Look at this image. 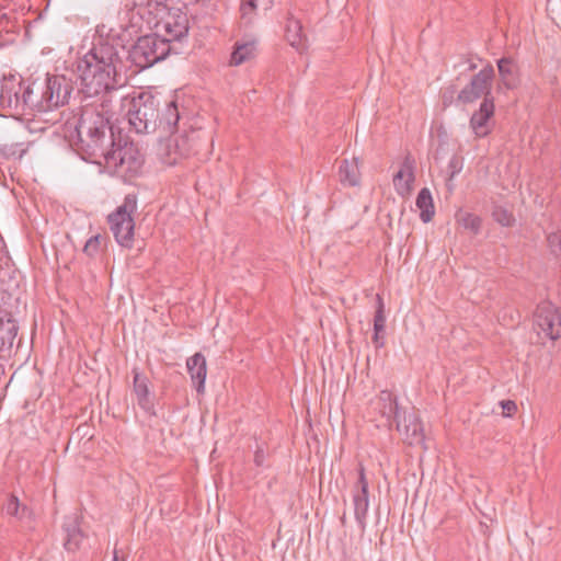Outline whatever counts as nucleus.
Returning a JSON list of instances; mask_svg holds the SVG:
<instances>
[{
	"label": "nucleus",
	"instance_id": "1",
	"mask_svg": "<svg viewBox=\"0 0 561 561\" xmlns=\"http://www.w3.org/2000/svg\"><path fill=\"white\" fill-rule=\"evenodd\" d=\"M110 122L105 111L87 107L76 126L77 150L85 160L101 163L103 159L105 167L115 172H137L142 163L137 150L127 142L123 146L121 140L115 142Z\"/></svg>",
	"mask_w": 561,
	"mask_h": 561
},
{
	"label": "nucleus",
	"instance_id": "2",
	"mask_svg": "<svg viewBox=\"0 0 561 561\" xmlns=\"http://www.w3.org/2000/svg\"><path fill=\"white\" fill-rule=\"evenodd\" d=\"M121 64L117 51L112 45L105 44L93 47L78 64L81 81L80 93L84 100L99 98L100 103H87V107L105 111L111 119L108 94L117 84V66ZM83 113H81L82 115Z\"/></svg>",
	"mask_w": 561,
	"mask_h": 561
},
{
	"label": "nucleus",
	"instance_id": "3",
	"mask_svg": "<svg viewBox=\"0 0 561 561\" xmlns=\"http://www.w3.org/2000/svg\"><path fill=\"white\" fill-rule=\"evenodd\" d=\"M159 101L151 94L140 92L131 98L123 99L130 130L138 135L156 130L159 117Z\"/></svg>",
	"mask_w": 561,
	"mask_h": 561
},
{
	"label": "nucleus",
	"instance_id": "4",
	"mask_svg": "<svg viewBox=\"0 0 561 561\" xmlns=\"http://www.w3.org/2000/svg\"><path fill=\"white\" fill-rule=\"evenodd\" d=\"M172 51L179 53L168 41H162L160 35L150 34L138 38L128 51V58L137 68L146 69L165 59Z\"/></svg>",
	"mask_w": 561,
	"mask_h": 561
},
{
	"label": "nucleus",
	"instance_id": "5",
	"mask_svg": "<svg viewBox=\"0 0 561 561\" xmlns=\"http://www.w3.org/2000/svg\"><path fill=\"white\" fill-rule=\"evenodd\" d=\"M137 208L135 195H126L124 203L108 215V224L115 240L123 247H130L134 237V219L131 214Z\"/></svg>",
	"mask_w": 561,
	"mask_h": 561
},
{
	"label": "nucleus",
	"instance_id": "6",
	"mask_svg": "<svg viewBox=\"0 0 561 561\" xmlns=\"http://www.w3.org/2000/svg\"><path fill=\"white\" fill-rule=\"evenodd\" d=\"M534 323L546 337L552 341L561 337V311L552 302L542 301L537 306Z\"/></svg>",
	"mask_w": 561,
	"mask_h": 561
},
{
	"label": "nucleus",
	"instance_id": "7",
	"mask_svg": "<svg viewBox=\"0 0 561 561\" xmlns=\"http://www.w3.org/2000/svg\"><path fill=\"white\" fill-rule=\"evenodd\" d=\"M494 77V69L488 66L474 75L470 82L459 92L458 101L462 103H472L480 98H493L491 85Z\"/></svg>",
	"mask_w": 561,
	"mask_h": 561
},
{
	"label": "nucleus",
	"instance_id": "8",
	"mask_svg": "<svg viewBox=\"0 0 561 561\" xmlns=\"http://www.w3.org/2000/svg\"><path fill=\"white\" fill-rule=\"evenodd\" d=\"M44 98L51 110L65 105L72 92L71 81L65 76H48L44 83H41Z\"/></svg>",
	"mask_w": 561,
	"mask_h": 561
},
{
	"label": "nucleus",
	"instance_id": "9",
	"mask_svg": "<svg viewBox=\"0 0 561 561\" xmlns=\"http://www.w3.org/2000/svg\"><path fill=\"white\" fill-rule=\"evenodd\" d=\"M188 137L185 135H173V133L159 144V156L163 163L174 165L180 159L191 153Z\"/></svg>",
	"mask_w": 561,
	"mask_h": 561
},
{
	"label": "nucleus",
	"instance_id": "10",
	"mask_svg": "<svg viewBox=\"0 0 561 561\" xmlns=\"http://www.w3.org/2000/svg\"><path fill=\"white\" fill-rule=\"evenodd\" d=\"M396 430L402 436L404 443L410 446L422 444L424 440L423 425L416 411L407 413L402 411L393 422Z\"/></svg>",
	"mask_w": 561,
	"mask_h": 561
},
{
	"label": "nucleus",
	"instance_id": "11",
	"mask_svg": "<svg viewBox=\"0 0 561 561\" xmlns=\"http://www.w3.org/2000/svg\"><path fill=\"white\" fill-rule=\"evenodd\" d=\"M368 481L365 473V468L362 463L358 467V479L353 488V504L354 515L362 530L366 527V518L369 507L368 499Z\"/></svg>",
	"mask_w": 561,
	"mask_h": 561
},
{
	"label": "nucleus",
	"instance_id": "12",
	"mask_svg": "<svg viewBox=\"0 0 561 561\" xmlns=\"http://www.w3.org/2000/svg\"><path fill=\"white\" fill-rule=\"evenodd\" d=\"M133 392L136 396L138 405L148 414L154 415V404L150 391V381L147 376L137 368L133 369Z\"/></svg>",
	"mask_w": 561,
	"mask_h": 561
},
{
	"label": "nucleus",
	"instance_id": "13",
	"mask_svg": "<svg viewBox=\"0 0 561 561\" xmlns=\"http://www.w3.org/2000/svg\"><path fill=\"white\" fill-rule=\"evenodd\" d=\"M494 114L493 98H486L482 101L478 111L470 118V127L477 137H484L491 130V117Z\"/></svg>",
	"mask_w": 561,
	"mask_h": 561
},
{
	"label": "nucleus",
	"instance_id": "14",
	"mask_svg": "<svg viewBox=\"0 0 561 561\" xmlns=\"http://www.w3.org/2000/svg\"><path fill=\"white\" fill-rule=\"evenodd\" d=\"M16 91H22V80L14 76L3 78L0 84V106L20 113L22 101L15 99Z\"/></svg>",
	"mask_w": 561,
	"mask_h": 561
},
{
	"label": "nucleus",
	"instance_id": "15",
	"mask_svg": "<svg viewBox=\"0 0 561 561\" xmlns=\"http://www.w3.org/2000/svg\"><path fill=\"white\" fill-rule=\"evenodd\" d=\"M414 159L408 154L403 159L400 170L393 175V185L400 196H407L412 191L414 176Z\"/></svg>",
	"mask_w": 561,
	"mask_h": 561
},
{
	"label": "nucleus",
	"instance_id": "16",
	"mask_svg": "<svg viewBox=\"0 0 561 561\" xmlns=\"http://www.w3.org/2000/svg\"><path fill=\"white\" fill-rule=\"evenodd\" d=\"M375 409L386 419L389 427H392L393 422L400 416L402 409L398 404L397 397L388 390L380 391L376 402Z\"/></svg>",
	"mask_w": 561,
	"mask_h": 561
},
{
	"label": "nucleus",
	"instance_id": "17",
	"mask_svg": "<svg viewBox=\"0 0 561 561\" xmlns=\"http://www.w3.org/2000/svg\"><path fill=\"white\" fill-rule=\"evenodd\" d=\"M186 368L197 393L203 394L205 392V380L207 376V363L205 356L199 352L195 353L193 356L187 358Z\"/></svg>",
	"mask_w": 561,
	"mask_h": 561
},
{
	"label": "nucleus",
	"instance_id": "18",
	"mask_svg": "<svg viewBox=\"0 0 561 561\" xmlns=\"http://www.w3.org/2000/svg\"><path fill=\"white\" fill-rule=\"evenodd\" d=\"M46 105L48 104L44 98L41 83L34 82L32 85H27L22 93V107L20 113H25L26 111H50Z\"/></svg>",
	"mask_w": 561,
	"mask_h": 561
},
{
	"label": "nucleus",
	"instance_id": "19",
	"mask_svg": "<svg viewBox=\"0 0 561 561\" xmlns=\"http://www.w3.org/2000/svg\"><path fill=\"white\" fill-rule=\"evenodd\" d=\"M163 30L162 41H168L172 45V42L181 41L187 35V21L185 16L170 18L163 22Z\"/></svg>",
	"mask_w": 561,
	"mask_h": 561
},
{
	"label": "nucleus",
	"instance_id": "20",
	"mask_svg": "<svg viewBox=\"0 0 561 561\" xmlns=\"http://www.w3.org/2000/svg\"><path fill=\"white\" fill-rule=\"evenodd\" d=\"M19 331V325L11 314H0V351L10 350Z\"/></svg>",
	"mask_w": 561,
	"mask_h": 561
},
{
	"label": "nucleus",
	"instance_id": "21",
	"mask_svg": "<svg viewBox=\"0 0 561 561\" xmlns=\"http://www.w3.org/2000/svg\"><path fill=\"white\" fill-rule=\"evenodd\" d=\"M64 533H65V538H64L65 549L68 551H71V552L77 551L80 548V546L84 539V534L80 529L77 519L71 518L68 522H66L64 524Z\"/></svg>",
	"mask_w": 561,
	"mask_h": 561
},
{
	"label": "nucleus",
	"instance_id": "22",
	"mask_svg": "<svg viewBox=\"0 0 561 561\" xmlns=\"http://www.w3.org/2000/svg\"><path fill=\"white\" fill-rule=\"evenodd\" d=\"M339 179L342 184L356 186L359 183L360 173L358 168V159H344L339 167Z\"/></svg>",
	"mask_w": 561,
	"mask_h": 561
},
{
	"label": "nucleus",
	"instance_id": "23",
	"mask_svg": "<svg viewBox=\"0 0 561 561\" xmlns=\"http://www.w3.org/2000/svg\"><path fill=\"white\" fill-rule=\"evenodd\" d=\"M2 510L7 515L13 516L19 520L31 518L33 514L32 510L27 505L22 504L15 494L8 495Z\"/></svg>",
	"mask_w": 561,
	"mask_h": 561
},
{
	"label": "nucleus",
	"instance_id": "24",
	"mask_svg": "<svg viewBox=\"0 0 561 561\" xmlns=\"http://www.w3.org/2000/svg\"><path fill=\"white\" fill-rule=\"evenodd\" d=\"M256 49V42L254 39H250L247 42H237L234 45V49L231 54L230 64L233 66H239L249 59L254 57Z\"/></svg>",
	"mask_w": 561,
	"mask_h": 561
},
{
	"label": "nucleus",
	"instance_id": "25",
	"mask_svg": "<svg viewBox=\"0 0 561 561\" xmlns=\"http://www.w3.org/2000/svg\"><path fill=\"white\" fill-rule=\"evenodd\" d=\"M286 38L290 46L297 49L305 48L306 37L302 33V25L299 20H296L293 16L287 20Z\"/></svg>",
	"mask_w": 561,
	"mask_h": 561
},
{
	"label": "nucleus",
	"instance_id": "26",
	"mask_svg": "<svg viewBox=\"0 0 561 561\" xmlns=\"http://www.w3.org/2000/svg\"><path fill=\"white\" fill-rule=\"evenodd\" d=\"M416 206L421 210L420 218L423 222L432 220L435 210L433 198L428 188H422L416 197Z\"/></svg>",
	"mask_w": 561,
	"mask_h": 561
},
{
	"label": "nucleus",
	"instance_id": "27",
	"mask_svg": "<svg viewBox=\"0 0 561 561\" xmlns=\"http://www.w3.org/2000/svg\"><path fill=\"white\" fill-rule=\"evenodd\" d=\"M499 73L501 81L505 88L511 89L515 85L516 81V66L513 59L503 57L497 61Z\"/></svg>",
	"mask_w": 561,
	"mask_h": 561
},
{
	"label": "nucleus",
	"instance_id": "28",
	"mask_svg": "<svg viewBox=\"0 0 561 561\" xmlns=\"http://www.w3.org/2000/svg\"><path fill=\"white\" fill-rule=\"evenodd\" d=\"M180 119V114L178 106L174 101H171L167 104L165 111L160 118V126L164 131L172 134L178 126V122Z\"/></svg>",
	"mask_w": 561,
	"mask_h": 561
},
{
	"label": "nucleus",
	"instance_id": "29",
	"mask_svg": "<svg viewBox=\"0 0 561 561\" xmlns=\"http://www.w3.org/2000/svg\"><path fill=\"white\" fill-rule=\"evenodd\" d=\"M272 3L273 0H242L240 7L242 20L245 23H251L256 9L262 8L263 10H267Z\"/></svg>",
	"mask_w": 561,
	"mask_h": 561
},
{
	"label": "nucleus",
	"instance_id": "30",
	"mask_svg": "<svg viewBox=\"0 0 561 561\" xmlns=\"http://www.w3.org/2000/svg\"><path fill=\"white\" fill-rule=\"evenodd\" d=\"M106 245V238L102 234L92 236L84 244L83 252L90 256L94 257L99 255Z\"/></svg>",
	"mask_w": 561,
	"mask_h": 561
},
{
	"label": "nucleus",
	"instance_id": "31",
	"mask_svg": "<svg viewBox=\"0 0 561 561\" xmlns=\"http://www.w3.org/2000/svg\"><path fill=\"white\" fill-rule=\"evenodd\" d=\"M457 221L467 230L477 234L481 228V218L471 213H460L457 215Z\"/></svg>",
	"mask_w": 561,
	"mask_h": 561
},
{
	"label": "nucleus",
	"instance_id": "32",
	"mask_svg": "<svg viewBox=\"0 0 561 561\" xmlns=\"http://www.w3.org/2000/svg\"><path fill=\"white\" fill-rule=\"evenodd\" d=\"M21 277V272L15 267L14 263L11 262L10 257H7V260L0 264V282L15 280Z\"/></svg>",
	"mask_w": 561,
	"mask_h": 561
},
{
	"label": "nucleus",
	"instance_id": "33",
	"mask_svg": "<svg viewBox=\"0 0 561 561\" xmlns=\"http://www.w3.org/2000/svg\"><path fill=\"white\" fill-rule=\"evenodd\" d=\"M548 247L554 256L561 255V232H552L547 236Z\"/></svg>",
	"mask_w": 561,
	"mask_h": 561
},
{
	"label": "nucleus",
	"instance_id": "34",
	"mask_svg": "<svg viewBox=\"0 0 561 561\" xmlns=\"http://www.w3.org/2000/svg\"><path fill=\"white\" fill-rule=\"evenodd\" d=\"M493 218L504 227H508L514 222L513 215L502 207H496L493 210Z\"/></svg>",
	"mask_w": 561,
	"mask_h": 561
},
{
	"label": "nucleus",
	"instance_id": "35",
	"mask_svg": "<svg viewBox=\"0 0 561 561\" xmlns=\"http://www.w3.org/2000/svg\"><path fill=\"white\" fill-rule=\"evenodd\" d=\"M386 328V314L385 311L376 310L374 317V331H385Z\"/></svg>",
	"mask_w": 561,
	"mask_h": 561
},
{
	"label": "nucleus",
	"instance_id": "36",
	"mask_svg": "<svg viewBox=\"0 0 561 561\" xmlns=\"http://www.w3.org/2000/svg\"><path fill=\"white\" fill-rule=\"evenodd\" d=\"M501 407L503 410V415L512 416L517 411V405L512 400H503L501 401Z\"/></svg>",
	"mask_w": 561,
	"mask_h": 561
},
{
	"label": "nucleus",
	"instance_id": "37",
	"mask_svg": "<svg viewBox=\"0 0 561 561\" xmlns=\"http://www.w3.org/2000/svg\"><path fill=\"white\" fill-rule=\"evenodd\" d=\"M383 333L385 331H374L373 342L377 348L385 345Z\"/></svg>",
	"mask_w": 561,
	"mask_h": 561
},
{
	"label": "nucleus",
	"instance_id": "38",
	"mask_svg": "<svg viewBox=\"0 0 561 561\" xmlns=\"http://www.w3.org/2000/svg\"><path fill=\"white\" fill-rule=\"evenodd\" d=\"M376 302H377L376 310L385 311L383 299H382L381 294H379V293L376 295Z\"/></svg>",
	"mask_w": 561,
	"mask_h": 561
},
{
	"label": "nucleus",
	"instance_id": "39",
	"mask_svg": "<svg viewBox=\"0 0 561 561\" xmlns=\"http://www.w3.org/2000/svg\"><path fill=\"white\" fill-rule=\"evenodd\" d=\"M112 561H126L124 556H119V551L115 548L113 551V559Z\"/></svg>",
	"mask_w": 561,
	"mask_h": 561
},
{
	"label": "nucleus",
	"instance_id": "40",
	"mask_svg": "<svg viewBox=\"0 0 561 561\" xmlns=\"http://www.w3.org/2000/svg\"><path fill=\"white\" fill-rule=\"evenodd\" d=\"M254 461L257 466H261L262 465V455L260 451H256L255 453V457H254Z\"/></svg>",
	"mask_w": 561,
	"mask_h": 561
},
{
	"label": "nucleus",
	"instance_id": "41",
	"mask_svg": "<svg viewBox=\"0 0 561 561\" xmlns=\"http://www.w3.org/2000/svg\"><path fill=\"white\" fill-rule=\"evenodd\" d=\"M26 87H24V84L22 83V91H16L15 93V99H20L22 101V93L23 91L25 90Z\"/></svg>",
	"mask_w": 561,
	"mask_h": 561
},
{
	"label": "nucleus",
	"instance_id": "42",
	"mask_svg": "<svg viewBox=\"0 0 561 561\" xmlns=\"http://www.w3.org/2000/svg\"><path fill=\"white\" fill-rule=\"evenodd\" d=\"M449 164L451 168H456V164H457L456 159H453Z\"/></svg>",
	"mask_w": 561,
	"mask_h": 561
},
{
	"label": "nucleus",
	"instance_id": "43",
	"mask_svg": "<svg viewBox=\"0 0 561 561\" xmlns=\"http://www.w3.org/2000/svg\"><path fill=\"white\" fill-rule=\"evenodd\" d=\"M476 67H477V66H476L474 64H471V65L469 66V68H468V69H469V70H473V69H476Z\"/></svg>",
	"mask_w": 561,
	"mask_h": 561
},
{
	"label": "nucleus",
	"instance_id": "44",
	"mask_svg": "<svg viewBox=\"0 0 561 561\" xmlns=\"http://www.w3.org/2000/svg\"><path fill=\"white\" fill-rule=\"evenodd\" d=\"M341 523H342V525H344V524H345V515H343V516L341 517Z\"/></svg>",
	"mask_w": 561,
	"mask_h": 561
},
{
	"label": "nucleus",
	"instance_id": "45",
	"mask_svg": "<svg viewBox=\"0 0 561 561\" xmlns=\"http://www.w3.org/2000/svg\"><path fill=\"white\" fill-rule=\"evenodd\" d=\"M443 99H444L445 102L447 101L446 92L444 93Z\"/></svg>",
	"mask_w": 561,
	"mask_h": 561
},
{
	"label": "nucleus",
	"instance_id": "46",
	"mask_svg": "<svg viewBox=\"0 0 561 561\" xmlns=\"http://www.w3.org/2000/svg\"><path fill=\"white\" fill-rule=\"evenodd\" d=\"M454 92H455L454 90H453V91H450L449 99H451V98H453Z\"/></svg>",
	"mask_w": 561,
	"mask_h": 561
}]
</instances>
